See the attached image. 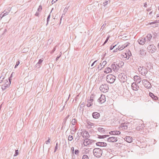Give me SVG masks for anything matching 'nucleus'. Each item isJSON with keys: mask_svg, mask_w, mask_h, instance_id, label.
I'll return each mask as SVG.
<instances>
[{"mask_svg": "<svg viewBox=\"0 0 159 159\" xmlns=\"http://www.w3.org/2000/svg\"><path fill=\"white\" fill-rule=\"evenodd\" d=\"M94 156L97 157H100L102 155V151L100 148H95L93 150Z\"/></svg>", "mask_w": 159, "mask_h": 159, "instance_id": "f257e3e1", "label": "nucleus"}, {"mask_svg": "<svg viewBox=\"0 0 159 159\" xmlns=\"http://www.w3.org/2000/svg\"><path fill=\"white\" fill-rule=\"evenodd\" d=\"M116 80V77L112 75H108L106 77V80L110 84L113 83Z\"/></svg>", "mask_w": 159, "mask_h": 159, "instance_id": "f03ea898", "label": "nucleus"}, {"mask_svg": "<svg viewBox=\"0 0 159 159\" xmlns=\"http://www.w3.org/2000/svg\"><path fill=\"white\" fill-rule=\"evenodd\" d=\"M119 79L123 83L125 82L127 80V77L125 74L124 73H120L118 75Z\"/></svg>", "mask_w": 159, "mask_h": 159, "instance_id": "7ed1b4c3", "label": "nucleus"}, {"mask_svg": "<svg viewBox=\"0 0 159 159\" xmlns=\"http://www.w3.org/2000/svg\"><path fill=\"white\" fill-rule=\"evenodd\" d=\"M100 90L104 93L108 92L109 89L108 85L107 84H102L99 88Z\"/></svg>", "mask_w": 159, "mask_h": 159, "instance_id": "20e7f679", "label": "nucleus"}, {"mask_svg": "<svg viewBox=\"0 0 159 159\" xmlns=\"http://www.w3.org/2000/svg\"><path fill=\"white\" fill-rule=\"evenodd\" d=\"M147 49L148 52L152 53L155 52L157 50L156 47L153 44L149 45L147 48Z\"/></svg>", "mask_w": 159, "mask_h": 159, "instance_id": "39448f33", "label": "nucleus"}, {"mask_svg": "<svg viewBox=\"0 0 159 159\" xmlns=\"http://www.w3.org/2000/svg\"><path fill=\"white\" fill-rule=\"evenodd\" d=\"M95 142V140L88 139V138H87L84 140V146H87L89 144L94 143Z\"/></svg>", "mask_w": 159, "mask_h": 159, "instance_id": "423d86ee", "label": "nucleus"}, {"mask_svg": "<svg viewBox=\"0 0 159 159\" xmlns=\"http://www.w3.org/2000/svg\"><path fill=\"white\" fill-rule=\"evenodd\" d=\"M142 83L144 86L147 89L151 88L152 87L151 84L147 80L144 79L142 80Z\"/></svg>", "mask_w": 159, "mask_h": 159, "instance_id": "0eeeda50", "label": "nucleus"}, {"mask_svg": "<svg viewBox=\"0 0 159 159\" xmlns=\"http://www.w3.org/2000/svg\"><path fill=\"white\" fill-rule=\"evenodd\" d=\"M10 84L9 83L7 80H4V84L2 85V90H4L8 88L10 86Z\"/></svg>", "mask_w": 159, "mask_h": 159, "instance_id": "6e6552de", "label": "nucleus"}, {"mask_svg": "<svg viewBox=\"0 0 159 159\" xmlns=\"http://www.w3.org/2000/svg\"><path fill=\"white\" fill-rule=\"evenodd\" d=\"M98 101L101 104L104 102L106 101L105 96L103 94L101 95V97L98 99Z\"/></svg>", "mask_w": 159, "mask_h": 159, "instance_id": "1a4fd4ad", "label": "nucleus"}, {"mask_svg": "<svg viewBox=\"0 0 159 159\" xmlns=\"http://www.w3.org/2000/svg\"><path fill=\"white\" fill-rule=\"evenodd\" d=\"M129 124V123H122L121 124L120 128H122V129H127L128 128V125Z\"/></svg>", "mask_w": 159, "mask_h": 159, "instance_id": "9d476101", "label": "nucleus"}, {"mask_svg": "<svg viewBox=\"0 0 159 159\" xmlns=\"http://www.w3.org/2000/svg\"><path fill=\"white\" fill-rule=\"evenodd\" d=\"M117 141V138L115 137H109L107 139V141L109 142H115Z\"/></svg>", "mask_w": 159, "mask_h": 159, "instance_id": "9b49d317", "label": "nucleus"}, {"mask_svg": "<svg viewBox=\"0 0 159 159\" xmlns=\"http://www.w3.org/2000/svg\"><path fill=\"white\" fill-rule=\"evenodd\" d=\"M131 86L133 90L137 91L138 90L139 86L135 83L132 84Z\"/></svg>", "mask_w": 159, "mask_h": 159, "instance_id": "f8f14e48", "label": "nucleus"}, {"mask_svg": "<svg viewBox=\"0 0 159 159\" xmlns=\"http://www.w3.org/2000/svg\"><path fill=\"white\" fill-rule=\"evenodd\" d=\"M111 67L113 70L117 71L118 70V68L117 67L116 64L115 62L113 63L111 65Z\"/></svg>", "mask_w": 159, "mask_h": 159, "instance_id": "ddd939ff", "label": "nucleus"}, {"mask_svg": "<svg viewBox=\"0 0 159 159\" xmlns=\"http://www.w3.org/2000/svg\"><path fill=\"white\" fill-rule=\"evenodd\" d=\"M142 69L141 72V74L143 75H145L148 72L147 69L146 68L143 66L142 67Z\"/></svg>", "mask_w": 159, "mask_h": 159, "instance_id": "4468645a", "label": "nucleus"}, {"mask_svg": "<svg viewBox=\"0 0 159 159\" xmlns=\"http://www.w3.org/2000/svg\"><path fill=\"white\" fill-rule=\"evenodd\" d=\"M152 36L151 34H148L147 35L146 38H144L145 39V40L146 43H148V42L151 40Z\"/></svg>", "mask_w": 159, "mask_h": 159, "instance_id": "2eb2a0df", "label": "nucleus"}, {"mask_svg": "<svg viewBox=\"0 0 159 159\" xmlns=\"http://www.w3.org/2000/svg\"><path fill=\"white\" fill-rule=\"evenodd\" d=\"M124 139L125 141L129 143L132 142L133 140V139L132 138V137L129 136H126Z\"/></svg>", "mask_w": 159, "mask_h": 159, "instance_id": "dca6fc26", "label": "nucleus"}, {"mask_svg": "<svg viewBox=\"0 0 159 159\" xmlns=\"http://www.w3.org/2000/svg\"><path fill=\"white\" fill-rule=\"evenodd\" d=\"M96 144L98 146L100 147H106L107 145V143L103 142H98L96 143Z\"/></svg>", "mask_w": 159, "mask_h": 159, "instance_id": "f3484780", "label": "nucleus"}, {"mask_svg": "<svg viewBox=\"0 0 159 159\" xmlns=\"http://www.w3.org/2000/svg\"><path fill=\"white\" fill-rule=\"evenodd\" d=\"M93 117L94 118L97 119L100 116V114L97 112H93L92 114Z\"/></svg>", "mask_w": 159, "mask_h": 159, "instance_id": "a211bd4d", "label": "nucleus"}, {"mask_svg": "<svg viewBox=\"0 0 159 159\" xmlns=\"http://www.w3.org/2000/svg\"><path fill=\"white\" fill-rule=\"evenodd\" d=\"M109 133L110 134L118 135L120 134V132L119 131H113L110 132Z\"/></svg>", "mask_w": 159, "mask_h": 159, "instance_id": "6ab92c4d", "label": "nucleus"}, {"mask_svg": "<svg viewBox=\"0 0 159 159\" xmlns=\"http://www.w3.org/2000/svg\"><path fill=\"white\" fill-rule=\"evenodd\" d=\"M139 43L141 45H143L145 44L146 42L145 39H144V38H142L141 39H139L138 41Z\"/></svg>", "mask_w": 159, "mask_h": 159, "instance_id": "aec40b11", "label": "nucleus"}, {"mask_svg": "<svg viewBox=\"0 0 159 159\" xmlns=\"http://www.w3.org/2000/svg\"><path fill=\"white\" fill-rule=\"evenodd\" d=\"M149 96L151 97L153 99L155 100H157L158 99V98L156 96L154 95V94L152 93H149Z\"/></svg>", "mask_w": 159, "mask_h": 159, "instance_id": "412c9836", "label": "nucleus"}, {"mask_svg": "<svg viewBox=\"0 0 159 159\" xmlns=\"http://www.w3.org/2000/svg\"><path fill=\"white\" fill-rule=\"evenodd\" d=\"M117 66V67L118 68V69L121 67H122L124 65V62L122 61L119 62L118 64H116Z\"/></svg>", "mask_w": 159, "mask_h": 159, "instance_id": "4be33fe9", "label": "nucleus"}, {"mask_svg": "<svg viewBox=\"0 0 159 159\" xmlns=\"http://www.w3.org/2000/svg\"><path fill=\"white\" fill-rule=\"evenodd\" d=\"M83 137L86 139L88 138L89 137V133L87 131H85L83 134Z\"/></svg>", "mask_w": 159, "mask_h": 159, "instance_id": "5701e85b", "label": "nucleus"}, {"mask_svg": "<svg viewBox=\"0 0 159 159\" xmlns=\"http://www.w3.org/2000/svg\"><path fill=\"white\" fill-rule=\"evenodd\" d=\"M134 79L136 81V82L138 83H139L141 81V80L140 79V78L137 75H136L134 76Z\"/></svg>", "mask_w": 159, "mask_h": 159, "instance_id": "b1692460", "label": "nucleus"}, {"mask_svg": "<svg viewBox=\"0 0 159 159\" xmlns=\"http://www.w3.org/2000/svg\"><path fill=\"white\" fill-rule=\"evenodd\" d=\"M43 61V58L40 59L36 65V67L39 68L40 67V65L41 64Z\"/></svg>", "mask_w": 159, "mask_h": 159, "instance_id": "393cba45", "label": "nucleus"}, {"mask_svg": "<svg viewBox=\"0 0 159 159\" xmlns=\"http://www.w3.org/2000/svg\"><path fill=\"white\" fill-rule=\"evenodd\" d=\"M111 68L110 67H107L105 69V70L104 71V72L106 73H108L109 72H111L112 70Z\"/></svg>", "mask_w": 159, "mask_h": 159, "instance_id": "a878e982", "label": "nucleus"}, {"mask_svg": "<svg viewBox=\"0 0 159 159\" xmlns=\"http://www.w3.org/2000/svg\"><path fill=\"white\" fill-rule=\"evenodd\" d=\"M139 54L142 56H144L146 54V52L145 51L143 50V49L141 50L139 52Z\"/></svg>", "mask_w": 159, "mask_h": 159, "instance_id": "bb28decb", "label": "nucleus"}, {"mask_svg": "<svg viewBox=\"0 0 159 159\" xmlns=\"http://www.w3.org/2000/svg\"><path fill=\"white\" fill-rule=\"evenodd\" d=\"M107 62L106 61H103V62L101 63L100 64V66L101 67V68L100 69V70H101L102 68H103L104 66L106 64Z\"/></svg>", "mask_w": 159, "mask_h": 159, "instance_id": "cd10ccee", "label": "nucleus"}, {"mask_svg": "<svg viewBox=\"0 0 159 159\" xmlns=\"http://www.w3.org/2000/svg\"><path fill=\"white\" fill-rule=\"evenodd\" d=\"M109 135H98V138L99 139H104L105 138L109 136Z\"/></svg>", "mask_w": 159, "mask_h": 159, "instance_id": "c85d7f7f", "label": "nucleus"}, {"mask_svg": "<svg viewBox=\"0 0 159 159\" xmlns=\"http://www.w3.org/2000/svg\"><path fill=\"white\" fill-rule=\"evenodd\" d=\"M98 130L99 132H102V133H103V132H105V130L104 129H103L102 128H101V127H99V128H98Z\"/></svg>", "mask_w": 159, "mask_h": 159, "instance_id": "c756f323", "label": "nucleus"}, {"mask_svg": "<svg viewBox=\"0 0 159 159\" xmlns=\"http://www.w3.org/2000/svg\"><path fill=\"white\" fill-rule=\"evenodd\" d=\"M53 8H52L51 11V12L49 14V15H48L47 17V23L46 25H47V24H48V22L49 20V19L50 17V13L52 12V11L53 10Z\"/></svg>", "mask_w": 159, "mask_h": 159, "instance_id": "7c9ffc66", "label": "nucleus"}, {"mask_svg": "<svg viewBox=\"0 0 159 159\" xmlns=\"http://www.w3.org/2000/svg\"><path fill=\"white\" fill-rule=\"evenodd\" d=\"M117 44H115V43H114L110 47V49L111 50L113 49L114 48L116 47Z\"/></svg>", "mask_w": 159, "mask_h": 159, "instance_id": "2f4dec72", "label": "nucleus"}, {"mask_svg": "<svg viewBox=\"0 0 159 159\" xmlns=\"http://www.w3.org/2000/svg\"><path fill=\"white\" fill-rule=\"evenodd\" d=\"M72 125H75L76 123V120L75 119H73L71 121Z\"/></svg>", "mask_w": 159, "mask_h": 159, "instance_id": "473e14b6", "label": "nucleus"}, {"mask_svg": "<svg viewBox=\"0 0 159 159\" xmlns=\"http://www.w3.org/2000/svg\"><path fill=\"white\" fill-rule=\"evenodd\" d=\"M84 102H83L82 103H81L80 105V110H81L80 108H82L83 110H84Z\"/></svg>", "mask_w": 159, "mask_h": 159, "instance_id": "72a5a7b5", "label": "nucleus"}, {"mask_svg": "<svg viewBox=\"0 0 159 159\" xmlns=\"http://www.w3.org/2000/svg\"><path fill=\"white\" fill-rule=\"evenodd\" d=\"M125 55L126 56V57H126L127 59H129L130 55L129 54V53H125Z\"/></svg>", "mask_w": 159, "mask_h": 159, "instance_id": "f704fd0d", "label": "nucleus"}, {"mask_svg": "<svg viewBox=\"0 0 159 159\" xmlns=\"http://www.w3.org/2000/svg\"><path fill=\"white\" fill-rule=\"evenodd\" d=\"M82 159H89V157L86 155H84L82 157Z\"/></svg>", "mask_w": 159, "mask_h": 159, "instance_id": "c9c22d12", "label": "nucleus"}, {"mask_svg": "<svg viewBox=\"0 0 159 159\" xmlns=\"http://www.w3.org/2000/svg\"><path fill=\"white\" fill-rule=\"evenodd\" d=\"M9 12V11H6L5 10L3 13V14H4V16L7 15H8Z\"/></svg>", "mask_w": 159, "mask_h": 159, "instance_id": "e433bc0d", "label": "nucleus"}, {"mask_svg": "<svg viewBox=\"0 0 159 159\" xmlns=\"http://www.w3.org/2000/svg\"><path fill=\"white\" fill-rule=\"evenodd\" d=\"M42 9V7L41 5H40L39 6V8H38L37 9V11H41V10Z\"/></svg>", "mask_w": 159, "mask_h": 159, "instance_id": "4c0bfd02", "label": "nucleus"}, {"mask_svg": "<svg viewBox=\"0 0 159 159\" xmlns=\"http://www.w3.org/2000/svg\"><path fill=\"white\" fill-rule=\"evenodd\" d=\"M125 48V47L124 45H123L121 46H120V48H119V49H120V50L121 51L123 49H124Z\"/></svg>", "mask_w": 159, "mask_h": 159, "instance_id": "58836bf2", "label": "nucleus"}, {"mask_svg": "<svg viewBox=\"0 0 159 159\" xmlns=\"http://www.w3.org/2000/svg\"><path fill=\"white\" fill-rule=\"evenodd\" d=\"M73 139V137L72 135H69L68 137V140L71 141Z\"/></svg>", "mask_w": 159, "mask_h": 159, "instance_id": "ea45409f", "label": "nucleus"}, {"mask_svg": "<svg viewBox=\"0 0 159 159\" xmlns=\"http://www.w3.org/2000/svg\"><path fill=\"white\" fill-rule=\"evenodd\" d=\"M20 63V61H17L16 62V64L14 68H16L18 66V65Z\"/></svg>", "mask_w": 159, "mask_h": 159, "instance_id": "a19ab883", "label": "nucleus"}, {"mask_svg": "<svg viewBox=\"0 0 159 159\" xmlns=\"http://www.w3.org/2000/svg\"><path fill=\"white\" fill-rule=\"evenodd\" d=\"M19 154V152L18 150H15V153L14 155V157L17 156Z\"/></svg>", "mask_w": 159, "mask_h": 159, "instance_id": "79ce46f5", "label": "nucleus"}, {"mask_svg": "<svg viewBox=\"0 0 159 159\" xmlns=\"http://www.w3.org/2000/svg\"><path fill=\"white\" fill-rule=\"evenodd\" d=\"M109 37H110L109 36H108L107 37L106 39V40L104 43L103 44V45H104L105 44H106L107 43V42L108 41L109 38Z\"/></svg>", "mask_w": 159, "mask_h": 159, "instance_id": "37998d69", "label": "nucleus"}, {"mask_svg": "<svg viewBox=\"0 0 159 159\" xmlns=\"http://www.w3.org/2000/svg\"><path fill=\"white\" fill-rule=\"evenodd\" d=\"M80 134L81 135H82L83 134V131L82 130L79 129L78 131V132L77 133V134L78 135L79 134Z\"/></svg>", "mask_w": 159, "mask_h": 159, "instance_id": "c03bdc74", "label": "nucleus"}, {"mask_svg": "<svg viewBox=\"0 0 159 159\" xmlns=\"http://www.w3.org/2000/svg\"><path fill=\"white\" fill-rule=\"evenodd\" d=\"M79 151L77 149H76L75 150V153L76 155H78L79 153Z\"/></svg>", "mask_w": 159, "mask_h": 159, "instance_id": "a18cd8bd", "label": "nucleus"}, {"mask_svg": "<svg viewBox=\"0 0 159 159\" xmlns=\"http://www.w3.org/2000/svg\"><path fill=\"white\" fill-rule=\"evenodd\" d=\"M74 148L73 147H72L71 149V152L72 154L73 155H74Z\"/></svg>", "mask_w": 159, "mask_h": 159, "instance_id": "49530a36", "label": "nucleus"}, {"mask_svg": "<svg viewBox=\"0 0 159 159\" xmlns=\"http://www.w3.org/2000/svg\"><path fill=\"white\" fill-rule=\"evenodd\" d=\"M56 47H57V45L54 48H53L52 50L51 51V54H52L56 50Z\"/></svg>", "mask_w": 159, "mask_h": 159, "instance_id": "de8ad7c7", "label": "nucleus"}, {"mask_svg": "<svg viewBox=\"0 0 159 159\" xmlns=\"http://www.w3.org/2000/svg\"><path fill=\"white\" fill-rule=\"evenodd\" d=\"M93 105V103H92L89 102V103L87 104V106L88 107H89L92 106Z\"/></svg>", "mask_w": 159, "mask_h": 159, "instance_id": "09e8293b", "label": "nucleus"}, {"mask_svg": "<svg viewBox=\"0 0 159 159\" xmlns=\"http://www.w3.org/2000/svg\"><path fill=\"white\" fill-rule=\"evenodd\" d=\"M57 146H58V143H57L56 144V145L55 146V150L54 151V152H56V150L57 149Z\"/></svg>", "mask_w": 159, "mask_h": 159, "instance_id": "8fccbe9b", "label": "nucleus"}, {"mask_svg": "<svg viewBox=\"0 0 159 159\" xmlns=\"http://www.w3.org/2000/svg\"><path fill=\"white\" fill-rule=\"evenodd\" d=\"M87 124L89 125H93V124L91 122H90L89 121H88L87 122Z\"/></svg>", "mask_w": 159, "mask_h": 159, "instance_id": "3c124183", "label": "nucleus"}, {"mask_svg": "<svg viewBox=\"0 0 159 159\" xmlns=\"http://www.w3.org/2000/svg\"><path fill=\"white\" fill-rule=\"evenodd\" d=\"M50 141V138L48 137V140L46 141V144H48V143H49Z\"/></svg>", "mask_w": 159, "mask_h": 159, "instance_id": "603ef678", "label": "nucleus"}, {"mask_svg": "<svg viewBox=\"0 0 159 159\" xmlns=\"http://www.w3.org/2000/svg\"><path fill=\"white\" fill-rule=\"evenodd\" d=\"M129 44H130V43H127L125 44H124V46L125 47V48L127 47V46H128L129 45Z\"/></svg>", "mask_w": 159, "mask_h": 159, "instance_id": "864d4df0", "label": "nucleus"}, {"mask_svg": "<svg viewBox=\"0 0 159 159\" xmlns=\"http://www.w3.org/2000/svg\"><path fill=\"white\" fill-rule=\"evenodd\" d=\"M142 69V67L140 66L138 68V70L139 72H141Z\"/></svg>", "mask_w": 159, "mask_h": 159, "instance_id": "5fc2aeb1", "label": "nucleus"}, {"mask_svg": "<svg viewBox=\"0 0 159 159\" xmlns=\"http://www.w3.org/2000/svg\"><path fill=\"white\" fill-rule=\"evenodd\" d=\"M60 53H61V54H60V56H57V57L56 58V61H57V60L59 59V58L61 56V54H62V53H61V52H60Z\"/></svg>", "mask_w": 159, "mask_h": 159, "instance_id": "6e6d98bb", "label": "nucleus"}, {"mask_svg": "<svg viewBox=\"0 0 159 159\" xmlns=\"http://www.w3.org/2000/svg\"><path fill=\"white\" fill-rule=\"evenodd\" d=\"M108 3V1H106L104 2L103 4L104 6H106L107 5Z\"/></svg>", "mask_w": 159, "mask_h": 159, "instance_id": "4d7b16f0", "label": "nucleus"}, {"mask_svg": "<svg viewBox=\"0 0 159 159\" xmlns=\"http://www.w3.org/2000/svg\"><path fill=\"white\" fill-rule=\"evenodd\" d=\"M95 96V95H94L93 94H92L90 96V98H93V99L94 98Z\"/></svg>", "mask_w": 159, "mask_h": 159, "instance_id": "13d9d810", "label": "nucleus"}, {"mask_svg": "<svg viewBox=\"0 0 159 159\" xmlns=\"http://www.w3.org/2000/svg\"><path fill=\"white\" fill-rule=\"evenodd\" d=\"M35 16H39V13L38 12V11H37L35 14Z\"/></svg>", "mask_w": 159, "mask_h": 159, "instance_id": "bf43d9fd", "label": "nucleus"}, {"mask_svg": "<svg viewBox=\"0 0 159 159\" xmlns=\"http://www.w3.org/2000/svg\"><path fill=\"white\" fill-rule=\"evenodd\" d=\"M77 137L78 138H76L75 139V140H76L77 141H78V140L80 139V136H79V135H78L77 136Z\"/></svg>", "mask_w": 159, "mask_h": 159, "instance_id": "052dcab7", "label": "nucleus"}, {"mask_svg": "<svg viewBox=\"0 0 159 159\" xmlns=\"http://www.w3.org/2000/svg\"><path fill=\"white\" fill-rule=\"evenodd\" d=\"M12 80V79L11 78V77H9V79H8V80H9V83H10V84L11 83V80Z\"/></svg>", "mask_w": 159, "mask_h": 159, "instance_id": "680f3d73", "label": "nucleus"}, {"mask_svg": "<svg viewBox=\"0 0 159 159\" xmlns=\"http://www.w3.org/2000/svg\"><path fill=\"white\" fill-rule=\"evenodd\" d=\"M97 61V60H96L92 64L91 66L92 67L93 66L94 64Z\"/></svg>", "mask_w": 159, "mask_h": 159, "instance_id": "e2e57ef3", "label": "nucleus"}, {"mask_svg": "<svg viewBox=\"0 0 159 159\" xmlns=\"http://www.w3.org/2000/svg\"><path fill=\"white\" fill-rule=\"evenodd\" d=\"M3 16H4V14H3V13L2 12L0 15V17L2 18Z\"/></svg>", "mask_w": 159, "mask_h": 159, "instance_id": "0e129e2a", "label": "nucleus"}, {"mask_svg": "<svg viewBox=\"0 0 159 159\" xmlns=\"http://www.w3.org/2000/svg\"><path fill=\"white\" fill-rule=\"evenodd\" d=\"M68 8L67 7H65V8L64 9V12H66L68 10Z\"/></svg>", "mask_w": 159, "mask_h": 159, "instance_id": "69168bd1", "label": "nucleus"}, {"mask_svg": "<svg viewBox=\"0 0 159 159\" xmlns=\"http://www.w3.org/2000/svg\"><path fill=\"white\" fill-rule=\"evenodd\" d=\"M57 0H52V4H53L55 2H57Z\"/></svg>", "mask_w": 159, "mask_h": 159, "instance_id": "338daca9", "label": "nucleus"}, {"mask_svg": "<svg viewBox=\"0 0 159 159\" xmlns=\"http://www.w3.org/2000/svg\"><path fill=\"white\" fill-rule=\"evenodd\" d=\"M106 25V24H104L101 27V29H104V28L105 27V25Z\"/></svg>", "mask_w": 159, "mask_h": 159, "instance_id": "774afa93", "label": "nucleus"}]
</instances>
